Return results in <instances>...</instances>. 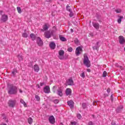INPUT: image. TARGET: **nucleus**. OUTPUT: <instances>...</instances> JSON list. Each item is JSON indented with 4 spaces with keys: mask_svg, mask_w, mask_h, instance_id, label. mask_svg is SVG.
Instances as JSON below:
<instances>
[{
    "mask_svg": "<svg viewBox=\"0 0 125 125\" xmlns=\"http://www.w3.org/2000/svg\"><path fill=\"white\" fill-rule=\"evenodd\" d=\"M8 93L10 95H15L17 94L18 88L17 86L14 85L13 84H8Z\"/></svg>",
    "mask_w": 125,
    "mask_h": 125,
    "instance_id": "f257e3e1",
    "label": "nucleus"
},
{
    "mask_svg": "<svg viewBox=\"0 0 125 125\" xmlns=\"http://www.w3.org/2000/svg\"><path fill=\"white\" fill-rule=\"evenodd\" d=\"M83 64L87 67V68H89V67H90V61H89V59H88L87 56L85 55H84Z\"/></svg>",
    "mask_w": 125,
    "mask_h": 125,
    "instance_id": "f03ea898",
    "label": "nucleus"
},
{
    "mask_svg": "<svg viewBox=\"0 0 125 125\" xmlns=\"http://www.w3.org/2000/svg\"><path fill=\"white\" fill-rule=\"evenodd\" d=\"M44 36L46 39H50L53 36V31H47L44 32Z\"/></svg>",
    "mask_w": 125,
    "mask_h": 125,
    "instance_id": "7ed1b4c3",
    "label": "nucleus"
},
{
    "mask_svg": "<svg viewBox=\"0 0 125 125\" xmlns=\"http://www.w3.org/2000/svg\"><path fill=\"white\" fill-rule=\"evenodd\" d=\"M82 52H83V48L81 46L76 48L75 51L76 56H79L80 55L82 54Z\"/></svg>",
    "mask_w": 125,
    "mask_h": 125,
    "instance_id": "20e7f679",
    "label": "nucleus"
},
{
    "mask_svg": "<svg viewBox=\"0 0 125 125\" xmlns=\"http://www.w3.org/2000/svg\"><path fill=\"white\" fill-rule=\"evenodd\" d=\"M64 53H65V52L63 50H60L59 51V55L58 57L60 60H63V59H64Z\"/></svg>",
    "mask_w": 125,
    "mask_h": 125,
    "instance_id": "39448f33",
    "label": "nucleus"
},
{
    "mask_svg": "<svg viewBox=\"0 0 125 125\" xmlns=\"http://www.w3.org/2000/svg\"><path fill=\"white\" fill-rule=\"evenodd\" d=\"M9 107H11V108H13L15 104H16V101L10 100L8 102Z\"/></svg>",
    "mask_w": 125,
    "mask_h": 125,
    "instance_id": "423d86ee",
    "label": "nucleus"
},
{
    "mask_svg": "<svg viewBox=\"0 0 125 125\" xmlns=\"http://www.w3.org/2000/svg\"><path fill=\"white\" fill-rule=\"evenodd\" d=\"M7 20H8V16L7 15L5 14L1 15V17L0 19V21H1V22H6Z\"/></svg>",
    "mask_w": 125,
    "mask_h": 125,
    "instance_id": "0eeeda50",
    "label": "nucleus"
},
{
    "mask_svg": "<svg viewBox=\"0 0 125 125\" xmlns=\"http://www.w3.org/2000/svg\"><path fill=\"white\" fill-rule=\"evenodd\" d=\"M37 42L39 46H42V45L43 44L42 41V39H41L40 37L37 38Z\"/></svg>",
    "mask_w": 125,
    "mask_h": 125,
    "instance_id": "6e6552de",
    "label": "nucleus"
},
{
    "mask_svg": "<svg viewBox=\"0 0 125 125\" xmlns=\"http://www.w3.org/2000/svg\"><path fill=\"white\" fill-rule=\"evenodd\" d=\"M49 122L50 124L54 125L55 123V119L54 118V116H50L49 117Z\"/></svg>",
    "mask_w": 125,
    "mask_h": 125,
    "instance_id": "1a4fd4ad",
    "label": "nucleus"
},
{
    "mask_svg": "<svg viewBox=\"0 0 125 125\" xmlns=\"http://www.w3.org/2000/svg\"><path fill=\"white\" fill-rule=\"evenodd\" d=\"M44 92L45 93H50V88L49 86H46L43 89Z\"/></svg>",
    "mask_w": 125,
    "mask_h": 125,
    "instance_id": "9d476101",
    "label": "nucleus"
},
{
    "mask_svg": "<svg viewBox=\"0 0 125 125\" xmlns=\"http://www.w3.org/2000/svg\"><path fill=\"white\" fill-rule=\"evenodd\" d=\"M62 87H60L59 89L57 90V94L59 95V96H63V93L62 92Z\"/></svg>",
    "mask_w": 125,
    "mask_h": 125,
    "instance_id": "9b49d317",
    "label": "nucleus"
},
{
    "mask_svg": "<svg viewBox=\"0 0 125 125\" xmlns=\"http://www.w3.org/2000/svg\"><path fill=\"white\" fill-rule=\"evenodd\" d=\"M66 83L68 85H74V81L72 78L67 80Z\"/></svg>",
    "mask_w": 125,
    "mask_h": 125,
    "instance_id": "f8f14e48",
    "label": "nucleus"
},
{
    "mask_svg": "<svg viewBox=\"0 0 125 125\" xmlns=\"http://www.w3.org/2000/svg\"><path fill=\"white\" fill-rule=\"evenodd\" d=\"M119 42L120 44H124V43L125 42V38L122 36H120L119 37Z\"/></svg>",
    "mask_w": 125,
    "mask_h": 125,
    "instance_id": "ddd939ff",
    "label": "nucleus"
},
{
    "mask_svg": "<svg viewBox=\"0 0 125 125\" xmlns=\"http://www.w3.org/2000/svg\"><path fill=\"white\" fill-rule=\"evenodd\" d=\"M99 47H100V44L99 45V42H97L96 45L93 46V50H98Z\"/></svg>",
    "mask_w": 125,
    "mask_h": 125,
    "instance_id": "4468645a",
    "label": "nucleus"
},
{
    "mask_svg": "<svg viewBox=\"0 0 125 125\" xmlns=\"http://www.w3.org/2000/svg\"><path fill=\"white\" fill-rule=\"evenodd\" d=\"M123 109H124V106L120 105L116 109L117 113H121V112H122V111H123Z\"/></svg>",
    "mask_w": 125,
    "mask_h": 125,
    "instance_id": "2eb2a0df",
    "label": "nucleus"
},
{
    "mask_svg": "<svg viewBox=\"0 0 125 125\" xmlns=\"http://www.w3.org/2000/svg\"><path fill=\"white\" fill-rule=\"evenodd\" d=\"M92 25L93 27L96 29V30H99V23L97 22H93Z\"/></svg>",
    "mask_w": 125,
    "mask_h": 125,
    "instance_id": "dca6fc26",
    "label": "nucleus"
},
{
    "mask_svg": "<svg viewBox=\"0 0 125 125\" xmlns=\"http://www.w3.org/2000/svg\"><path fill=\"white\" fill-rule=\"evenodd\" d=\"M67 104L71 108H74V102H73V101H68Z\"/></svg>",
    "mask_w": 125,
    "mask_h": 125,
    "instance_id": "f3484780",
    "label": "nucleus"
},
{
    "mask_svg": "<svg viewBox=\"0 0 125 125\" xmlns=\"http://www.w3.org/2000/svg\"><path fill=\"white\" fill-rule=\"evenodd\" d=\"M65 94L66 95H71L72 94V90L70 88H67L65 91Z\"/></svg>",
    "mask_w": 125,
    "mask_h": 125,
    "instance_id": "a211bd4d",
    "label": "nucleus"
},
{
    "mask_svg": "<svg viewBox=\"0 0 125 125\" xmlns=\"http://www.w3.org/2000/svg\"><path fill=\"white\" fill-rule=\"evenodd\" d=\"M49 46L51 49H55L56 45H55V43L54 42H51L49 44Z\"/></svg>",
    "mask_w": 125,
    "mask_h": 125,
    "instance_id": "6ab92c4d",
    "label": "nucleus"
},
{
    "mask_svg": "<svg viewBox=\"0 0 125 125\" xmlns=\"http://www.w3.org/2000/svg\"><path fill=\"white\" fill-rule=\"evenodd\" d=\"M34 70L35 72L38 73L40 71V67H39V65H38L37 64L34 65Z\"/></svg>",
    "mask_w": 125,
    "mask_h": 125,
    "instance_id": "aec40b11",
    "label": "nucleus"
},
{
    "mask_svg": "<svg viewBox=\"0 0 125 125\" xmlns=\"http://www.w3.org/2000/svg\"><path fill=\"white\" fill-rule=\"evenodd\" d=\"M43 29L41 30L42 32H44V31H47L48 29V26L46 24H45L44 25L42 26Z\"/></svg>",
    "mask_w": 125,
    "mask_h": 125,
    "instance_id": "412c9836",
    "label": "nucleus"
},
{
    "mask_svg": "<svg viewBox=\"0 0 125 125\" xmlns=\"http://www.w3.org/2000/svg\"><path fill=\"white\" fill-rule=\"evenodd\" d=\"M30 37L33 41H35L37 39V36L34 33L31 34Z\"/></svg>",
    "mask_w": 125,
    "mask_h": 125,
    "instance_id": "4be33fe9",
    "label": "nucleus"
},
{
    "mask_svg": "<svg viewBox=\"0 0 125 125\" xmlns=\"http://www.w3.org/2000/svg\"><path fill=\"white\" fill-rule=\"evenodd\" d=\"M16 74H17V69H14L12 71L11 76H14L15 75H16Z\"/></svg>",
    "mask_w": 125,
    "mask_h": 125,
    "instance_id": "5701e85b",
    "label": "nucleus"
},
{
    "mask_svg": "<svg viewBox=\"0 0 125 125\" xmlns=\"http://www.w3.org/2000/svg\"><path fill=\"white\" fill-rule=\"evenodd\" d=\"M60 40L62 42H67V39H66V38H65V37H62V36H60Z\"/></svg>",
    "mask_w": 125,
    "mask_h": 125,
    "instance_id": "b1692460",
    "label": "nucleus"
},
{
    "mask_svg": "<svg viewBox=\"0 0 125 125\" xmlns=\"http://www.w3.org/2000/svg\"><path fill=\"white\" fill-rule=\"evenodd\" d=\"M28 123L29 124V125H32L33 124V119L31 117H29L27 119Z\"/></svg>",
    "mask_w": 125,
    "mask_h": 125,
    "instance_id": "393cba45",
    "label": "nucleus"
},
{
    "mask_svg": "<svg viewBox=\"0 0 125 125\" xmlns=\"http://www.w3.org/2000/svg\"><path fill=\"white\" fill-rule=\"evenodd\" d=\"M124 19L123 16H119V19L117 20L118 23H119V24H121V23L122 22V19Z\"/></svg>",
    "mask_w": 125,
    "mask_h": 125,
    "instance_id": "a878e982",
    "label": "nucleus"
},
{
    "mask_svg": "<svg viewBox=\"0 0 125 125\" xmlns=\"http://www.w3.org/2000/svg\"><path fill=\"white\" fill-rule=\"evenodd\" d=\"M35 97L38 102H40L41 101V98L38 95H36Z\"/></svg>",
    "mask_w": 125,
    "mask_h": 125,
    "instance_id": "bb28decb",
    "label": "nucleus"
},
{
    "mask_svg": "<svg viewBox=\"0 0 125 125\" xmlns=\"http://www.w3.org/2000/svg\"><path fill=\"white\" fill-rule=\"evenodd\" d=\"M20 102L21 103V104H23L24 107H27V104H26L25 101H24V100L21 99Z\"/></svg>",
    "mask_w": 125,
    "mask_h": 125,
    "instance_id": "cd10ccee",
    "label": "nucleus"
},
{
    "mask_svg": "<svg viewBox=\"0 0 125 125\" xmlns=\"http://www.w3.org/2000/svg\"><path fill=\"white\" fill-rule=\"evenodd\" d=\"M17 9L18 11V13H22V10H21V8L20 7H17Z\"/></svg>",
    "mask_w": 125,
    "mask_h": 125,
    "instance_id": "c85d7f7f",
    "label": "nucleus"
},
{
    "mask_svg": "<svg viewBox=\"0 0 125 125\" xmlns=\"http://www.w3.org/2000/svg\"><path fill=\"white\" fill-rule=\"evenodd\" d=\"M71 125H79V124H78V122L76 121H71L70 122Z\"/></svg>",
    "mask_w": 125,
    "mask_h": 125,
    "instance_id": "c756f323",
    "label": "nucleus"
},
{
    "mask_svg": "<svg viewBox=\"0 0 125 125\" xmlns=\"http://www.w3.org/2000/svg\"><path fill=\"white\" fill-rule=\"evenodd\" d=\"M22 38H28V34H27L26 33H23L22 34Z\"/></svg>",
    "mask_w": 125,
    "mask_h": 125,
    "instance_id": "7c9ffc66",
    "label": "nucleus"
},
{
    "mask_svg": "<svg viewBox=\"0 0 125 125\" xmlns=\"http://www.w3.org/2000/svg\"><path fill=\"white\" fill-rule=\"evenodd\" d=\"M18 58L19 61H22V60H23V57L20 55L18 56Z\"/></svg>",
    "mask_w": 125,
    "mask_h": 125,
    "instance_id": "2f4dec72",
    "label": "nucleus"
},
{
    "mask_svg": "<svg viewBox=\"0 0 125 125\" xmlns=\"http://www.w3.org/2000/svg\"><path fill=\"white\" fill-rule=\"evenodd\" d=\"M103 77L104 78H105V77H107V72H106V71H104L103 73Z\"/></svg>",
    "mask_w": 125,
    "mask_h": 125,
    "instance_id": "473e14b6",
    "label": "nucleus"
},
{
    "mask_svg": "<svg viewBox=\"0 0 125 125\" xmlns=\"http://www.w3.org/2000/svg\"><path fill=\"white\" fill-rule=\"evenodd\" d=\"M66 10H67V11H69V12L72 11V10H71V8H70V6H66Z\"/></svg>",
    "mask_w": 125,
    "mask_h": 125,
    "instance_id": "72a5a7b5",
    "label": "nucleus"
},
{
    "mask_svg": "<svg viewBox=\"0 0 125 125\" xmlns=\"http://www.w3.org/2000/svg\"><path fill=\"white\" fill-rule=\"evenodd\" d=\"M115 12L116 13H121L122 12V10H121V9H116Z\"/></svg>",
    "mask_w": 125,
    "mask_h": 125,
    "instance_id": "f704fd0d",
    "label": "nucleus"
},
{
    "mask_svg": "<svg viewBox=\"0 0 125 125\" xmlns=\"http://www.w3.org/2000/svg\"><path fill=\"white\" fill-rule=\"evenodd\" d=\"M74 42L76 44H79L80 43V42L79 41V40L78 39H76L74 40Z\"/></svg>",
    "mask_w": 125,
    "mask_h": 125,
    "instance_id": "c9c22d12",
    "label": "nucleus"
},
{
    "mask_svg": "<svg viewBox=\"0 0 125 125\" xmlns=\"http://www.w3.org/2000/svg\"><path fill=\"white\" fill-rule=\"evenodd\" d=\"M81 77L83 78V79H84L85 78V75L84 74V72H83L81 75Z\"/></svg>",
    "mask_w": 125,
    "mask_h": 125,
    "instance_id": "e433bc0d",
    "label": "nucleus"
},
{
    "mask_svg": "<svg viewBox=\"0 0 125 125\" xmlns=\"http://www.w3.org/2000/svg\"><path fill=\"white\" fill-rule=\"evenodd\" d=\"M82 108L83 109H85L86 108V104L85 103H83L82 104Z\"/></svg>",
    "mask_w": 125,
    "mask_h": 125,
    "instance_id": "4c0bfd02",
    "label": "nucleus"
},
{
    "mask_svg": "<svg viewBox=\"0 0 125 125\" xmlns=\"http://www.w3.org/2000/svg\"><path fill=\"white\" fill-rule=\"evenodd\" d=\"M67 51L69 52H72L73 51V48L72 47H69L67 49Z\"/></svg>",
    "mask_w": 125,
    "mask_h": 125,
    "instance_id": "58836bf2",
    "label": "nucleus"
},
{
    "mask_svg": "<svg viewBox=\"0 0 125 125\" xmlns=\"http://www.w3.org/2000/svg\"><path fill=\"white\" fill-rule=\"evenodd\" d=\"M53 102L55 104H58V103H59V100L56 99L54 100Z\"/></svg>",
    "mask_w": 125,
    "mask_h": 125,
    "instance_id": "ea45409f",
    "label": "nucleus"
},
{
    "mask_svg": "<svg viewBox=\"0 0 125 125\" xmlns=\"http://www.w3.org/2000/svg\"><path fill=\"white\" fill-rule=\"evenodd\" d=\"M69 14V16L70 17H73V15H74V14L73 13V12L72 11H71Z\"/></svg>",
    "mask_w": 125,
    "mask_h": 125,
    "instance_id": "a19ab883",
    "label": "nucleus"
},
{
    "mask_svg": "<svg viewBox=\"0 0 125 125\" xmlns=\"http://www.w3.org/2000/svg\"><path fill=\"white\" fill-rule=\"evenodd\" d=\"M77 117L78 119H82V115L80 114H78Z\"/></svg>",
    "mask_w": 125,
    "mask_h": 125,
    "instance_id": "79ce46f5",
    "label": "nucleus"
},
{
    "mask_svg": "<svg viewBox=\"0 0 125 125\" xmlns=\"http://www.w3.org/2000/svg\"><path fill=\"white\" fill-rule=\"evenodd\" d=\"M57 87V86H54L53 87V92H55V90L56 89Z\"/></svg>",
    "mask_w": 125,
    "mask_h": 125,
    "instance_id": "37998d69",
    "label": "nucleus"
},
{
    "mask_svg": "<svg viewBox=\"0 0 125 125\" xmlns=\"http://www.w3.org/2000/svg\"><path fill=\"white\" fill-rule=\"evenodd\" d=\"M88 125H94V124H93V123H92V121H90L89 122V123H88Z\"/></svg>",
    "mask_w": 125,
    "mask_h": 125,
    "instance_id": "c03bdc74",
    "label": "nucleus"
},
{
    "mask_svg": "<svg viewBox=\"0 0 125 125\" xmlns=\"http://www.w3.org/2000/svg\"><path fill=\"white\" fill-rule=\"evenodd\" d=\"M110 92H111V89H110L109 88H108L107 89V92L108 93H110Z\"/></svg>",
    "mask_w": 125,
    "mask_h": 125,
    "instance_id": "a18cd8bd",
    "label": "nucleus"
},
{
    "mask_svg": "<svg viewBox=\"0 0 125 125\" xmlns=\"http://www.w3.org/2000/svg\"><path fill=\"white\" fill-rule=\"evenodd\" d=\"M89 36H90V37H93L94 36V34H93V33H90Z\"/></svg>",
    "mask_w": 125,
    "mask_h": 125,
    "instance_id": "49530a36",
    "label": "nucleus"
},
{
    "mask_svg": "<svg viewBox=\"0 0 125 125\" xmlns=\"http://www.w3.org/2000/svg\"><path fill=\"white\" fill-rule=\"evenodd\" d=\"M111 125H116V122L112 121L111 122Z\"/></svg>",
    "mask_w": 125,
    "mask_h": 125,
    "instance_id": "de8ad7c7",
    "label": "nucleus"
},
{
    "mask_svg": "<svg viewBox=\"0 0 125 125\" xmlns=\"http://www.w3.org/2000/svg\"><path fill=\"white\" fill-rule=\"evenodd\" d=\"M44 85V83H40L41 86H42Z\"/></svg>",
    "mask_w": 125,
    "mask_h": 125,
    "instance_id": "09e8293b",
    "label": "nucleus"
},
{
    "mask_svg": "<svg viewBox=\"0 0 125 125\" xmlns=\"http://www.w3.org/2000/svg\"><path fill=\"white\" fill-rule=\"evenodd\" d=\"M95 104H97V102L95 101L93 103V104L95 106L96 105Z\"/></svg>",
    "mask_w": 125,
    "mask_h": 125,
    "instance_id": "8fccbe9b",
    "label": "nucleus"
},
{
    "mask_svg": "<svg viewBox=\"0 0 125 125\" xmlns=\"http://www.w3.org/2000/svg\"><path fill=\"white\" fill-rule=\"evenodd\" d=\"M119 68L121 69V70H124V68L122 66H119Z\"/></svg>",
    "mask_w": 125,
    "mask_h": 125,
    "instance_id": "3c124183",
    "label": "nucleus"
},
{
    "mask_svg": "<svg viewBox=\"0 0 125 125\" xmlns=\"http://www.w3.org/2000/svg\"><path fill=\"white\" fill-rule=\"evenodd\" d=\"M110 98H111V101H113V95H111Z\"/></svg>",
    "mask_w": 125,
    "mask_h": 125,
    "instance_id": "603ef678",
    "label": "nucleus"
},
{
    "mask_svg": "<svg viewBox=\"0 0 125 125\" xmlns=\"http://www.w3.org/2000/svg\"><path fill=\"white\" fill-rule=\"evenodd\" d=\"M87 72H91L90 69H87Z\"/></svg>",
    "mask_w": 125,
    "mask_h": 125,
    "instance_id": "864d4df0",
    "label": "nucleus"
},
{
    "mask_svg": "<svg viewBox=\"0 0 125 125\" xmlns=\"http://www.w3.org/2000/svg\"><path fill=\"white\" fill-rule=\"evenodd\" d=\"M70 31L72 33H74V30L73 29H71Z\"/></svg>",
    "mask_w": 125,
    "mask_h": 125,
    "instance_id": "5fc2aeb1",
    "label": "nucleus"
},
{
    "mask_svg": "<svg viewBox=\"0 0 125 125\" xmlns=\"http://www.w3.org/2000/svg\"><path fill=\"white\" fill-rule=\"evenodd\" d=\"M19 91H20V93H22V92H23V91H22V90H21V89H20Z\"/></svg>",
    "mask_w": 125,
    "mask_h": 125,
    "instance_id": "6e6d98bb",
    "label": "nucleus"
},
{
    "mask_svg": "<svg viewBox=\"0 0 125 125\" xmlns=\"http://www.w3.org/2000/svg\"><path fill=\"white\" fill-rule=\"evenodd\" d=\"M46 1L47 2H50L51 1V0H46Z\"/></svg>",
    "mask_w": 125,
    "mask_h": 125,
    "instance_id": "4d7b16f0",
    "label": "nucleus"
},
{
    "mask_svg": "<svg viewBox=\"0 0 125 125\" xmlns=\"http://www.w3.org/2000/svg\"><path fill=\"white\" fill-rule=\"evenodd\" d=\"M37 86H38V88H41V86H40V85L38 84Z\"/></svg>",
    "mask_w": 125,
    "mask_h": 125,
    "instance_id": "13d9d810",
    "label": "nucleus"
},
{
    "mask_svg": "<svg viewBox=\"0 0 125 125\" xmlns=\"http://www.w3.org/2000/svg\"><path fill=\"white\" fill-rule=\"evenodd\" d=\"M1 13H2V11H0V15H2Z\"/></svg>",
    "mask_w": 125,
    "mask_h": 125,
    "instance_id": "bf43d9fd",
    "label": "nucleus"
},
{
    "mask_svg": "<svg viewBox=\"0 0 125 125\" xmlns=\"http://www.w3.org/2000/svg\"><path fill=\"white\" fill-rule=\"evenodd\" d=\"M104 95H105V96H109V95L106 94H105Z\"/></svg>",
    "mask_w": 125,
    "mask_h": 125,
    "instance_id": "052dcab7",
    "label": "nucleus"
},
{
    "mask_svg": "<svg viewBox=\"0 0 125 125\" xmlns=\"http://www.w3.org/2000/svg\"><path fill=\"white\" fill-rule=\"evenodd\" d=\"M0 125H6V124H2Z\"/></svg>",
    "mask_w": 125,
    "mask_h": 125,
    "instance_id": "680f3d73",
    "label": "nucleus"
},
{
    "mask_svg": "<svg viewBox=\"0 0 125 125\" xmlns=\"http://www.w3.org/2000/svg\"><path fill=\"white\" fill-rule=\"evenodd\" d=\"M92 117L94 118V115H92Z\"/></svg>",
    "mask_w": 125,
    "mask_h": 125,
    "instance_id": "e2e57ef3",
    "label": "nucleus"
},
{
    "mask_svg": "<svg viewBox=\"0 0 125 125\" xmlns=\"http://www.w3.org/2000/svg\"><path fill=\"white\" fill-rule=\"evenodd\" d=\"M124 50H125V48H124Z\"/></svg>",
    "mask_w": 125,
    "mask_h": 125,
    "instance_id": "0e129e2a",
    "label": "nucleus"
}]
</instances>
